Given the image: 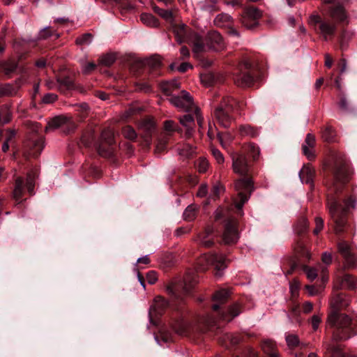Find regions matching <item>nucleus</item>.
Listing matches in <instances>:
<instances>
[{"mask_svg":"<svg viewBox=\"0 0 357 357\" xmlns=\"http://www.w3.org/2000/svg\"><path fill=\"white\" fill-rule=\"evenodd\" d=\"M114 133L111 129L104 130L101 134V144L98 148V153L105 158L112 155L113 150L111 146L114 143Z\"/></svg>","mask_w":357,"mask_h":357,"instance_id":"10","label":"nucleus"},{"mask_svg":"<svg viewBox=\"0 0 357 357\" xmlns=\"http://www.w3.org/2000/svg\"><path fill=\"white\" fill-rule=\"evenodd\" d=\"M321 287H317L314 285H307L306 286V289L308 291V293L310 296H315L318 294L321 291Z\"/></svg>","mask_w":357,"mask_h":357,"instance_id":"60","label":"nucleus"},{"mask_svg":"<svg viewBox=\"0 0 357 357\" xmlns=\"http://www.w3.org/2000/svg\"><path fill=\"white\" fill-rule=\"evenodd\" d=\"M213 23L216 26L229 27L233 23V18L227 13H222L216 15L213 20Z\"/></svg>","mask_w":357,"mask_h":357,"instance_id":"22","label":"nucleus"},{"mask_svg":"<svg viewBox=\"0 0 357 357\" xmlns=\"http://www.w3.org/2000/svg\"><path fill=\"white\" fill-rule=\"evenodd\" d=\"M175 34L176 41L178 43L186 42L192 47V52L195 56L204 51V43L203 38L197 33L188 32L185 24H176L175 22L171 24Z\"/></svg>","mask_w":357,"mask_h":357,"instance_id":"3","label":"nucleus"},{"mask_svg":"<svg viewBox=\"0 0 357 357\" xmlns=\"http://www.w3.org/2000/svg\"><path fill=\"white\" fill-rule=\"evenodd\" d=\"M17 88L10 84L0 86V96H13L17 93Z\"/></svg>","mask_w":357,"mask_h":357,"instance_id":"38","label":"nucleus"},{"mask_svg":"<svg viewBox=\"0 0 357 357\" xmlns=\"http://www.w3.org/2000/svg\"><path fill=\"white\" fill-rule=\"evenodd\" d=\"M238 132L242 137H253L257 135V131L248 124L241 125L238 128Z\"/></svg>","mask_w":357,"mask_h":357,"instance_id":"33","label":"nucleus"},{"mask_svg":"<svg viewBox=\"0 0 357 357\" xmlns=\"http://www.w3.org/2000/svg\"><path fill=\"white\" fill-rule=\"evenodd\" d=\"M57 82L59 84L60 87L63 86L66 89H70L73 88L74 86L73 81L68 77L59 78L57 79Z\"/></svg>","mask_w":357,"mask_h":357,"instance_id":"49","label":"nucleus"},{"mask_svg":"<svg viewBox=\"0 0 357 357\" xmlns=\"http://www.w3.org/2000/svg\"><path fill=\"white\" fill-rule=\"evenodd\" d=\"M246 151L254 160H256L259 154V147L252 143H250L247 146Z\"/></svg>","mask_w":357,"mask_h":357,"instance_id":"46","label":"nucleus"},{"mask_svg":"<svg viewBox=\"0 0 357 357\" xmlns=\"http://www.w3.org/2000/svg\"><path fill=\"white\" fill-rule=\"evenodd\" d=\"M146 279L149 284H153L158 280L157 274L155 271H149L146 274Z\"/></svg>","mask_w":357,"mask_h":357,"instance_id":"59","label":"nucleus"},{"mask_svg":"<svg viewBox=\"0 0 357 357\" xmlns=\"http://www.w3.org/2000/svg\"><path fill=\"white\" fill-rule=\"evenodd\" d=\"M51 36H53V33L49 29V27H45L40 31L38 38L40 39H46Z\"/></svg>","mask_w":357,"mask_h":357,"instance_id":"57","label":"nucleus"},{"mask_svg":"<svg viewBox=\"0 0 357 357\" xmlns=\"http://www.w3.org/2000/svg\"><path fill=\"white\" fill-rule=\"evenodd\" d=\"M229 292L227 289L218 291L213 296V300L216 303L213 304L212 308L216 311L220 309V305L224 303L229 297Z\"/></svg>","mask_w":357,"mask_h":357,"instance_id":"23","label":"nucleus"},{"mask_svg":"<svg viewBox=\"0 0 357 357\" xmlns=\"http://www.w3.org/2000/svg\"><path fill=\"white\" fill-rule=\"evenodd\" d=\"M140 20L143 24L151 27H157L159 26L158 20L150 13H142Z\"/></svg>","mask_w":357,"mask_h":357,"instance_id":"32","label":"nucleus"},{"mask_svg":"<svg viewBox=\"0 0 357 357\" xmlns=\"http://www.w3.org/2000/svg\"><path fill=\"white\" fill-rule=\"evenodd\" d=\"M241 313L239 305L236 303L229 307L227 312L220 314L221 319L226 321H230L232 318L238 316Z\"/></svg>","mask_w":357,"mask_h":357,"instance_id":"30","label":"nucleus"},{"mask_svg":"<svg viewBox=\"0 0 357 357\" xmlns=\"http://www.w3.org/2000/svg\"><path fill=\"white\" fill-rule=\"evenodd\" d=\"M208 161L206 159H201L199 162L198 165V170L201 173H204L206 171L208 168Z\"/></svg>","mask_w":357,"mask_h":357,"instance_id":"61","label":"nucleus"},{"mask_svg":"<svg viewBox=\"0 0 357 357\" xmlns=\"http://www.w3.org/2000/svg\"><path fill=\"white\" fill-rule=\"evenodd\" d=\"M261 348L268 357H279V354L275 351V344L272 340H264L261 344Z\"/></svg>","mask_w":357,"mask_h":357,"instance_id":"27","label":"nucleus"},{"mask_svg":"<svg viewBox=\"0 0 357 357\" xmlns=\"http://www.w3.org/2000/svg\"><path fill=\"white\" fill-rule=\"evenodd\" d=\"M232 160V169L234 173L245 176L248 174L250 166L245 155L239 152H233L231 153Z\"/></svg>","mask_w":357,"mask_h":357,"instance_id":"11","label":"nucleus"},{"mask_svg":"<svg viewBox=\"0 0 357 357\" xmlns=\"http://www.w3.org/2000/svg\"><path fill=\"white\" fill-rule=\"evenodd\" d=\"M337 249L344 259V266L347 268H354L356 266L357 258L350 245L346 241H342L338 243Z\"/></svg>","mask_w":357,"mask_h":357,"instance_id":"14","label":"nucleus"},{"mask_svg":"<svg viewBox=\"0 0 357 357\" xmlns=\"http://www.w3.org/2000/svg\"><path fill=\"white\" fill-rule=\"evenodd\" d=\"M321 260L325 264L329 265L332 262L331 254L327 252H324L322 255Z\"/></svg>","mask_w":357,"mask_h":357,"instance_id":"63","label":"nucleus"},{"mask_svg":"<svg viewBox=\"0 0 357 357\" xmlns=\"http://www.w3.org/2000/svg\"><path fill=\"white\" fill-rule=\"evenodd\" d=\"M122 133L123 136L128 139H135L137 137L135 130L130 126H126L123 128Z\"/></svg>","mask_w":357,"mask_h":357,"instance_id":"45","label":"nucleus"},{"mask_svg":"<svg viewBox=\"0 0 357 357\" xmlns=\"http://www.w3.org/2000/svg\"><path fill=\"white\" fill-rule=\"evenodd\" d=\"M2 68L6 75H9L17 68V65L14 61L6 62L2 64Z\"/></svg>","mask_w":357,"mask_h":357,"instance_id":"50","label":"nucleus"},{"mask_svg":"<svg viewBox=\"0 0 357 357\" xmlns=\"http://www.w3.org/2000/svg\"><path fill=\"white\" fill-rule=\"evenodd\" d=\"M287 346L291 348H295L299 344V340L297 335L294 334H288L285 337Z\"/></svg>","mask_w":357,"mask_h":357,"instance_id":"44","label":"nucleus"},{"mask_svg":"<svg viewBox=\"0 0 357 357\" xmlns=\"http://www.w3.org/2000/svg\"><path fill=\"white\" fill-rule=\"evenodd\" d=\"M315 225L316 227L313 231L314 234H318L324 227V220L320 217H317L315 218Z\"/></svg>","mask_w":357,"mask_h":357,"instance_id":"55","label":"nucleus"},{"mask_svg":"<svg viewBox=\"0 0 357 357\" xmlns=\"http://www.w3.org/2000/svg\"><path fill=\"white\" fill-rule=\"evenodd\" d=\"M168 306V302L161 296L155 298L153 304L151 305L149 310V315L151 317L161 314L165 309Z\"/></svg>","mask_w":357,"mask_h":357,"instance_id":"20","label":"nucleus"},{"mask_svg":"<svg viewBox=\"0 0 357 357\" xmlns=\"http://www.w3.org/2000/svg\"><path fill=\"white\" fill-rule=\"evenodd\" d=\"M213 227L208 226L203 233L199 234V243L204 247H211L213 244Z\"/></svg>","mask_w":357,"mask_h":357,"instance_id":"21","label":"nucleus"},{"mask_svg":"<svg viewBox=\"0 0 357 357\" xmlns=\"http://www.w3.org/2000/svg\"><path fill=\"white\" fill-rule=\"evenodd\" d=\"M92 41V35L86 33L77 38L75 43L78 45H88Z\"/></svg>","mask_w":357,"mask_h":357,"instance_id":"43","label":"nucleus"},{"mask_svg":"<svg viewBox=\"0 0 357 357\" xmlns=\"http://www.w3.org/2000/svg\"><path fill=\"white\" fill-rule=\"evenodd\" d=\"M324 346L326 352L331 354V357H346L339 347L332 346L328 343H324Z\"/></svg>","mask_w":357,"mask_h":357,"instance_id":"36","label":"nucleus"},{"mask_svg":"<svg viewBox=\"0 0 357 357\" xmlns=\"http://www.w3.org/2000/svg\"><path fill=\"white\" fill-rule=\"evenodd\" d=\"M322 137L326 142H333L335 137V132L333 128L331 126H327L323 131Z\"/></svg>","mask_w":357,"mask_h":357,"instance_id":"42","label":"nucleus"},{"mask_svg":"<svg viewBox=\"0 0 357 357\" xmlns=\"http://www.w3.org/2000/svg\"><path fill=\"white\" fill-rule=\"evenodd\" d=\"M342 285L349 289L357 288V279L351 275H345L342 280Z\"/></svg>","mask_w":357,"mask_h":357,"instance_id":"37","label":"nucleus"},{"mask_svg":"<svg viewBox=\"0 0 357 357\" xmlns=\"http://www.w3.org/2000/svg\"><path fill=\"white\" fill-rule=\"evenodd\" d=\"M238 238V231L236 228V223L233 220L228 221L225 225L223 234V240L225 243H234Z\"/></svg>","mask_w":357,"mask_h":357,"instance_id":"18","label":"nucleus"},{"mask_svg":"<svg viewBox=\"0 0 357 357\" xmlns=\"http://www.w3.org/2000/svg\"><path fill=\"white\" fill-rule=\"evenodd\" d=\"M57 98V96L54 93H47L43 98V102L44 103H52L54 102Z\"/></svg>","mask_w":357,"mask_h":357,"instance_id":"58","label":"nucleus"},{"mask_svg":"<svg viewBox=\"0 0 357 357\" xmlns=\"http://www.w3.org/2000/svg\"><path fill=\"white\" fill-rule=\"evenodd\" d=\"M141 126L147 131H151L154 128V123L151 120H146L143 122Z\"/></svg>","mask_w":357,"mask_h":357,"instance_id":"62","label":"nucleus"},{"mask_svg":"<svg viewBox=\"0 0 357 357\" xmlns=\"http://www.w3.org/2000/svg\"><path fill=\"white\" fill-rule=\"evenodd\" d=\"M321 322V318L318 315L312 317V326L314 331L317 330Z\"/></svg>","mask_w":357,"mask_h":357,"instance_id":"64","label":"nucleus"},{"mask_svg":"<svg viewBox=\"0 0 357 357\" xmlns=\"http://www.w3.org/2000/svg\"><path fill=\"white\" fill-rule=\"evenodd\" d=\"M314 171L310 166H304L299 172V177L303 183H311Z\"/></svg>","mask_w":357,"mask_h":357,"instance_id":"26","label":"nucleus"},{"mask_svg":"<svg viewBox=\"0 0 357 357\" xmlns=\"http://www.w3.org/2000/svg\"><path fill=\"white\" fill-rule=\"evenodd\" d=\"M146 63L152 68H157L160 66L161 59L158 56H153L146 61Z\"/></svg>","mask_w":357,"mask_h":357,"instance_id":"54","label":"nucleus"},{"mask_svg":"<svg viewBox=\"0 0 357 357\" xmlns=\"http://www.w3.org/2000/svg\"><path fill=\"white\" fill-rule=\"evenodd\" d=\"M169 101L181 110L194 112L198 125L202 127L203 117L200 114L199 109L194 105L192 98L188 92L183 90L178 96H172L169 98Z\"/></svg>","mask_w":357,"mask_h":357,"instance_id":"5","label":"nucleus"},{"mask_svg":"<svg viewBox=\"0 0 357 357\" xmlns=\"http://www.w3.org/2000/svg\"><path fill=\"white\" fill-rule=\"evenodd\" d=\"M32 153L31 154L34 157H37L43 149V138L38 137L37 139H33L31 142Z\"/></svg>","mask_w":357,"mask_h":357,"instance_id":"35","label":"nucleus"},{"mask_svg":"<svg viewBox=\"0 0 357 357\" xmlns=\"http://www.w3.org/2000/svg\"><path fill=\"white\" fill-rule=\"evenodd\" d=\"M204 50L208 47L214 51H222L225 49L226 43L224 38L216 31L208 32L205 38H203Z\"/></svg>","mask_w":357,"mask_h":357,"instance_id":"12","label":"nucleus"},{"mask_svg":"<svg viewBox=\"0 0 357 357\" xmlns=\"http://www.w3.org/2000/svg\"><path fill=\"white\" fill-rule=\"evenodd\" d=\"M180 84L177 80H172L169 82H165L161 84L160 89L167 96H173L172 93L178 89Z\"/></svg>","mask_w":357,"mask_h":357,"instance_id":"28","label":"nucleus"},{"mask_svg":"<svg viewBox=\"0 0 357 357\" xmlns=\"http://www.w3.org/2000/svg\"><path fill=\"white\" fill-rule=\"evenodd\" d=\"M251 68L248 61H245L241 66L240 71L234 75L235 84L241 87L250 86L253 82V77L248 70Z\"/></svg>","mask_w":357,"mask_h":357,"instance_id":"15","label":"nucleus"},{"mask_svg":"<svg viewBox=\"0 0 357 357\" xmlns=\"http://www.w3.org/2000/svg\"><path fill=\"white\" fill-rule=\"evenodd\" d=\"M12 114L8 105H3L0 110V122L7 123L11 119Z\"/></svg>","mask_w":357,"mask_h":357,"instance_id":"41","label":"nucleus"},{"mask_svg":"<svg viewBox=\"0 0 357 357\" xmlns=\"http://www.w3.org/2000/svg\"><path fill=\"white\" fill-rule=\"evenodd\" d=\"M352 171L343 155H335L333 180L329 187L335 192H339L341 188L349 181Z\"/></svg>","mask_w":357,"mask_h":357,"instance_id":"4","label":"nucleus"},{"mask_svg":"<svg viewBox=\"0 0 357 357\" xmlns=\"http://www.w3.org/2000/svg\"><path fill=\"white\" fill-rule=\"evenodd\" d=\"M299 289V284L296 280H294L290 283L289 289L293 297L298 295Z\"/></svg>","mask_w":357,"mask_h":357,"instance_id":"56","label":"nucleus"},{"mask_svg":"<svg viewBox=\"0 0 357 357\" xmlns=\"http://www.w3.org/2000/svg\"><path fill=\"white\" fill-rule=\"evenodd\" d=\"M299 313H300V311L298 310V307H294L292 308L291 310V312L290 314H287V318L289 321L290 323H293V322H297V323H300V320L298 319V315H299Z\"/></svg>","mask_w":357,"mask_h":357,"instance_id":"47","label":"nucleus"},{"mask_svg":"<svg viewBox=\"0 0 357 357\" xmlns=\"http://www.w3.org/2000/svg\"><path fill=\"white\" fill-rule=\"evenodd\" d=\"M63 126H66L68 128L66 132H70L75 128L74 123L70 119L63 116H58L48 122L45 127V131L48 132L50 130H54ZM64 132H66L65 130Z\"/></svg>","mask_w":357,"mask_h":357,"instance_id":"16","label":"nucleus"},{"mask_svg":"<svg viewBox=\"0 0 357 357\" xmlns=\"http://www.w3.org/2000/svg\"><path fill=\"white\" fill-rule=\"evenodd\" d=\"M308 228L307 220L303 217L301 218L294 226V231L298 234H301L307 231Z\"/></svg>","mask_w":357,"mask_h":357,"instance_id":"40","label":"nucleus"},{"mask_svg":"<svg viewBox=\"0 0 357 357\" xmlns=\"http://www.w3.org/2000/svg\"><path fill=\"white\" fill-rule=\"evenodd\" d=\"M315 137L310 133L306 136L304 143L302 145L303 153L309 159L312 160L315 158L314 153Z\"/></svg>","mask_w":357,"mask_h":357,"instance_id":"19","label":"nucleus"},{"mask_svg":"<svg viewBox=\"0 0 357 357\" xmlns=\"http://www.w3.org/2000/svg\"><path fill=\"white\" fill-rule=\"evenodd\" d=\"M198 207L196 205H189L183 212V219L186 221H192L195 219Z\"/></svg>","mask_w":357,"mask_h":357,"instance_id":"34","label":"nucleus"},{"mask_svg":"<svg viewBox=\"0 0 357 357\" xmlns=\"http://www.w3.org/2000/svg\"><path fill=\"white\" fill-rule=\"evenodd\" d=\"M304 271H305L307 278L309 280H310L311 281L315 280L316 278L317 277V270L314 268L305 266L304 268Z\"/></svg>","mask_w":357,"mask_h":357,"instance_id":"51","label":"nucleus"},{"mask_svg":"<svg viewBox=\"0 0 357 357\" xmlns=\"http://www.w3.org/2000/svg\"><path fill=\"white\" fill-rule=\"evenodd\" d=\"M180 123L186 128V135L188 136L192 135L193 130V124L195 119L192 114H185L179 119Z\"/></svg>","mask_w":357,"mask_h":357,"instance_id":"29","label":"nucleus"},{"mask_svg":"<svg viewBox=\"0 0 357 357\" xmlns=\"http://www.w3.org/2000/svg\"><path fill=\"white\" fill-rule=\"evenodd\" d=\"M234 109V100L225 97L215 109L214 116L216 121L223 128H228L232 121L231 112Z\"/></svg>","mask_w":357,"mask_h":357,"instance_id":"6","label":"nucleus"},{"mask_svg":"<svg viewBox=\"0 0 357 357\" xmlns=\"http://www.w3.org/2000/svg\"><path fill=\"white\" fill-rule=\"evenodd\" d=\"M218 139L224 149H227L230 144V143L234 140V136L231 133L226 132H218L217 133Z\"/></svg>","mask_w":357,"mask_h":357,"instance_id":"31","label":"nucleus"},{"mask_svg":"<svg viewBox=\"0 0 357 357\" xmlns=\"http://www.w3.org/2000/svg\"><path fill=\"white\" fill-rule=\"evenodd\" d=\"M155 10L161 17L169 22L171 24L174 22V17L173 13L171 10L159 8H155Z\"/></svg>","mask_w":357,"mask_h":357,"instance_id":"39","label":"nucleus"},{"mask_svg":"<svg viewBox=\"0 0 357 357\" xmlns=\"http://www.w3.org/2000/svg\"><path fill=\"white\" fill-rule=\"evenodd\" d=\"M211 151L218 164H222L225 162V158L222 153L218 149L211 146Z\"/></svg>","mask_w":357,"mask_h":357,"instance_id":"48","label":"nucleus"},{"mask_svg":"<svg viewBox=\"0 0 357 357\" xmlns=\"http://www.w3.org/2000/svg\"><path fill=\"white\" fill-rule=\"evenodd\" d=\"M234 188L238 193V196L234 200V204L236 208L239 211V214L242 215L243 206L248 200V195L253 190L252 181L249 178H240L235 182Z\"/></svg>","mask_w":357,"mask_h":357,"instance_id":"7","label":"nucleus"},{"mask_svg":"<svg viewBox=\"0 0 357 357\" xmlns=\"http://www.w3.org/2000/svg\"><path fill=\"white\" fill-rule=\"evenodd\" d=\"M115 61V57L112 54H106L100 58V63L106 66H110Z\"/></svg>","mask_w":357,"mask_h":357,"instance_id":"52","label":"nucleus"},{"mask_svg":"<svg viewBox=\"0 0 357 357\" xmlns=\"http://www.w3.org/2000/svg\"><path fill=\"white\" fill-rule=\"evenodd\" d=\"M330 15L332 18L337 20L340 22L344 21L347 18L346 11L342 5L340 3L331 8Z\"/></svg>","mask_w":357,"mask_h":357,"instance_id":"25","label":"nucleus"},{"mask_svg":"<svg viewBox=\"0 0 357 357\" xmlns=\"http://www.w3.org/2000/svg\"><path fill=\"white\" fill-rule=\"evenodd\" d=\"M193 153L194 147L190 144L184 145L183 148L179 151V154L185 157H189Z\"/></svg>","mask_w":357,"mask_h":357,"instance_id":"53","label":"nucleus"},{"mask_svg":"<svg viewBox=\"0 0 357 357\" xmlns=\"http://www.w3.org/2000/svg\"><path fill=\"white\" fill-rule=\"evenodd\" d=\"M209 265L213 266L217 270L216 275L221 276V271L227 266L225 256L222 254H204L199 258L197 266L199 271L206 270Z\"/></svg>","mask_w":357,"mask_h":357,"instance_id":"8","label":"nucleus"},{"mask_svg":"<svg viewBox=\"0 0 357 357\" xmlns=\"http://www.w3.org/2000/svg\"><path fill=\"white\" fill-rule=\"evenodd\" d=\"M349 305V298L343 294L335 296L331 302V312L327 319V324L333 327V340L335 341L345 340L356 333L354 329V323L351 319L344 314H340L338 310Z\"/></svg>","mask_w":357,"mask_h":357,"instance_id":"1","label":"nucleus"},{"mask_svg":"<svg viewBox=\"0 0 357 357\" xmlns=\"http://www.w3.org/2000/svg\"><path fill=\"white\" fill-rule=\"evenodd\" d=\"M261 17V12L256 7H249L241 15V22L248 29H252L258 24V20Z\"/></svg>","mask_w":357,"mask_h":357,"instance_id":"13","label":"nucleus"},{"mask_svg":"<svg viewBox=\"0 0 357 357\" xmlns=\"http://www.w3.org/2000/svg\"><path fill=\"white\" fill-rule=\"evenodd\" d=\"M172 328L176 333L183 335L188 332V331H190L191 328L193 329L194 326L184 319H181L177 321L172 326Z\"/></svg>","mask_w":357,"mask_h":357,"instance_id":"24","label":"nucleus"},{"mask_svg":"<svg viewBox=\"0 0 357 357\" xmlns=\"http://www.w3.org/2000/svg\"><path fill=\"white\" fill-rule=\"evenodd\" d=\"M310 22L319 24L320 32L325 40H327L328 36L333 35L336 29L334 24L321 20L319 15H312L310 17Z\"/></svg>","mask_w":357,"mask_h":357,"instance_id":"17","label":"nucleus"},{"mask_svg":"<svg viewBox=\"0 0 357 357\" xmlns=\"http://www.w3.org/2000/svg\"><path fill=\"white\" fill-rule=\"evenodd\" d=\"M355 203L356 199L353 197L342 201L335 198H331L328 201V210L333 221L334 231L336 234H340L344 231L347 223L345 215L349 208L355 207Z\"/></svg>","mask_w":357,"mask_h":357,"instance_id":"2","label":"nucleus"},{"mask_svg":"<svg viewBox=\"0 0 357 357\" xmlns=\"http://www.w3.org/2000/svg\"><path fill=\"white\" fill-rule=\"evenodd\" d=\"M35 185V178L31 174H28L26 178V181L23 178L19 177L17 178L15 181L14 189L13 190V197L18 203H20L21 198L24 192V188L26 187L28 192L31 195L33 194V189Z\"/></svg>","mask_w":357,"mask_h":357,"instance_id":"9","label":"nucleus"}]
</instances>
